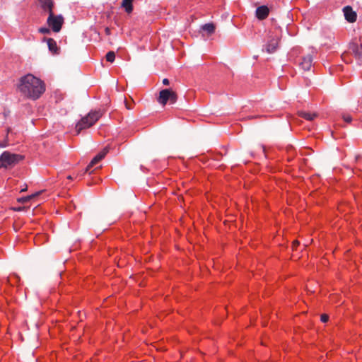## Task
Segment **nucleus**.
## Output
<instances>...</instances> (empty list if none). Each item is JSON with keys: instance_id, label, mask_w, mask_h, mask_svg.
I'll return each instance as SVG.
<instances>
[{"instance_id": "obj_26", "label": "nucleus", "mask_w": 362, "mask_h": 362, "mask_svg": "<svg viewBox=\"0 0 362 362\" xmlns=\"http://www.w3.org/2000/svg\"><path fill=\"white\" fill-rule=\"evenodd\" d=\"M105 33H106V34H107V35H110V28H105Z\"/></svg>"}, {"instance_id": "obj_16", "label": "nucleus", "mask_w": 362, "mask_h": 362, "mask_svg": "<svg viewBox=\"0 0 362 362\" xmlns=\"http://www.w3.org/2000/svg\"><path fill=\"white\" fill-rule=\"evenodd\" d=\"M19 281L20 277L16 274H11L6 279V282L11 286H15L18 284Z\"/></svg>"}, {"instance_id": "obj_10", "label": "nucleus", "mask_w": 362, "mask_h": 362, "mask_svg": "<svg viewBox=\"0 0 362 362\" xmlns=\"http://www.w3.org/2000/svg\"><path fill=\"white\" fill-rule=\"evenodd\" d=\"M300 66L305 71H308L313 65V56L308 54L303 57L300 62Z\"/></svg>"}, {"instance_id": "obj_24", "label": "nucleus", "mask_w": 362, "mask_h": 362, "mask_svg": "<svg viewBox=\"0 0 362 362\" xmlns=\"http://www.w3.org/2000/svg\"><path fill=\"white\" fill-rule=\"evenodd\" d=\"M7 146H8L7 141H0V147L1 148H4V147H6Z\"/></svg>"}, {"instance_id": "obj_17", "label": "nucleus", "mask_w": 362, "mask_h": 362, "mask_svg": "<svg viewBox=\"0 0 362 362\" xmlns=\"http://www.w3.org/2000/svg\"><path fill=\"white\" fill-rule=\"evenodd\" d=\"M299 115L309 121L313 120L316 117L317 115L315 113L308 112H300Z\"/></svg>"}, {"instance_id": "obj_27", "label": "nucleus", "mask_w": 362, "mask_h": 362, "mask_svg": "<svg viewBox=\"0 0 362 362\" xmlns=\"http://www.w3.org/2000/svg\"><path fill=\"white\" fill-rule=\"evenodd\" d=\"M346 55H347V54H346V53H343V54H342L341 57H342V59H343V60H344V61H346L345 57H346Z\"/></svg>"}, {"instance_id": "obj_2", "label": "nucleus", "mask_w": 362, "mask_h": 362, "mask_svg": "<svg viewBox=\"0 0 362 362\" xmlns=\"http://www.w3.org/2000/svg\"><path fill=\"white\" fill-rule=\"evenodd\" d=\"M103 112L100 110H91L86 116L83 117L76 124L75 135H78L83 129H88L95 124L101 116Z\"/></svg>"}, {"instance_id": "obj_1", "label": "nucleus", "mask_w": 362, "mask_h": 362, "mask_svg": "<svg viewBox=\"0 0 362 362\" xmlns=\"http://www.w3.org/2000/svg\"><path fill=\"white\" fill-rule=\"evenodd\" d=\"M18 89L24 96L37 100L45 92V86L42 80L28 74L20 78Z\"/></svg>"}, {"instance_id": "obj_23", "label": "nucleus", "mask_w": 362, "mask_h": 362, "mask_svg": "<svg viewBox=\"0 0 362 362\" xmlns=\"http://www.w3.org/2000/svg\"><path fill=\"white\" fill-rule=\"evenodd\" d=\"M299 245V242L298 240H294L292 243V247L293 249H296V247H298V245Z\"/></svg>"}, {"instance_id": "obj_12", "label": "nucleus", "mask_w": 362, "mask_h": 362, "mask_svg": "<svg viewBox=\"0 0 362 362\" xmlns=\"http://www.w3.org/2000/svg\"><path fill=\"white\" fill-rule=\"evenodd\" d=\"M279 39L278 37L271 39L266 45L267 52L269 53L274 52L279 46Z\"/></svg>"}, {"instance_id": "obj_14", "label": "nucleus", "mask_w": 362, "mask_h": 362, "mask_svg": "<svg viewBox=\"0 0 362 362\" xmlns=\"http://www.w3.org/2000/svg\"><path fill=\"white\" fill-rule=\"evenodd\" d=\"M42 8L47 11L49 13L52 11L53 2L52 0H39Z\"/></svg>"}, {"instance_id": "obj_22", "label": "nucleus", "mask_w": 362, "mask_h": 362, "mask_svg": "<svg viewBox=\"0 0 362 362\" xmlns=\"http://www.w3.org/2000/svg\"><path fill=\"white\" fill-rule=\"evenodd\" d=\"M329 320V316L326 314H323L321 315V321L323 322H327Z\"/></svg>"}, {"instance_id": "obj_30", "label": "nucleus", "mask_w": 362, "mask_h": 362, "mask_svg": "<svg viewBox=\"0 0 362 362\" xmlns=\"http://www.w3.org/2000/svg\"><path fill=\"white\" fill-rule=\"evenodd\" d=\"M126 106H127V109H130V107L129 106H127V105H126Z\"/></svg>"}, {"instance_id": "obj_7", "label": "nucleus", "mask_w": 362, "mask_h": 362, "mask_svg": "<svg viewBox=\"0 0 362 362\" xmlns=\"http://www.w3.org/2000/svg\"><path fill=\"white\" fill-rule=\"evenodd\" d=\"M108 150L107 148H104L100 153H98L90 162L89 165L86 167V171H89L91 173V168H98L100 165H98L100 161L105 158Z\"/></svg>"}, {"instance_id": "obj_21", "label": "nucleus", "mask_w": 362, "mask_h": 362, "mask_svg": "<svg viewBox=\"0 0 362 362\" xmlns=\"http://www.w3.org/2000/svg\"><path fill=\"white\" fill-rule=\"evenodd\" d=\"M343 119H344V120L346 122H348V123L351 122V120H352L351 117L350 115H344L343 116Z\"/></svg>"}, {"instance_id": "obj_18", "label": "nucleus", "mask_w": 362, "mask_h": 362, "mask_svg": "<svg viewBox=\"0 0 362 362\" xmlns=\"http://www.w3.org/2000/svg\"><path fill=\"white\" fill-rule=\"evenodd\" d=\"M203 30L209 33H213L215 30V26L213 23H206L203 26Z\"/></svg>"}, {"instance_id": "obj_13", "label": "nucleus", "mask_w": 362, "mask_h": 362, "mask_svg": "<svg viewBox=\"0 0 362 362\" xmlns=\"http://www.w3.org/2000/svg\"><path fill=\"white\" fill-rule=\"evenodd\" d=\"M47 46H48L49 50L52 54H57L58 53L59 48H58L57 42H56V41L54 40H53L52 38H47Z\"/></svg>"}, {"instance_id": "obj_9", "label": "nucleus", "mask_w": 362, "mask_h": 362, "mask_svg": "<svg viewBox=\"0 0 362 362\" xmlns=\"http://www.w3.org/2000/svg\"><path fill=\"white\" fill-rule=\"evenodd\" d=\"M345 18L350 23H354L356 21L357 15L352 8L349 6H345L343 9Z\"/></svg>"}, {"instance_id": "obj_28", "label": "nucleus", "mask_w": 362, "mask_h": 362, "mask_svg": "<svg viewBox=\"0 0 362 362\" xmlns=\"http://www.w3.org/2000/svg\"><path fill=\"white\" fill-rule=\"evenodd\" d=\"M75 178H76V177H74L73 175H69V180H70L75 179Z\"/></svg>"}, {"instance_id": "obj_5", "label": "nucleus", "mask_w": 362, "mask_h": 362, "mask_svg": "<svg viewBox=\"0 0 362 362\" xmlns=\"http://www.w3.org/2000/svg\"><path fill=\"white\" fill-rule=\"evenodd\" d=\"M47 23L53 32L58 33L60 31L64 23V18L61 15H54L53 12H50Z\"/></svg>"}, {"instance_id": "obj_20", "label": "nucleus", "mask_w": 362, "mask_h": 362, "mask_svg": "<svg viewBox=\"0 0 362 362\" xmlns=\"http://www.w3.org/2000/svg\"><path fill=\"white\" fill-rule=\"evenodd\" d=\"M39 31L40 33H42V34H49L50 33L49 28H40L39 29Z\"/></svg>"}, {"instance_id": "obj_25", "label": "nucleus", "mask_w": 362, "mask_h": 362, "mask_svg": "<svg viewBox=\"0 0 362 362\" xmlns=\"http://www.w3.org/2000/svg\"><path fill=\"white\" fill-rule=\"evenodd\" d=\"M163 83L165 86H168L169 85L170 82H169V80L168 78H164L163 80Z\"/></svg>"}, {"instance_id": "obj_8", "label": "nucleus", "mask_w": 362, "mask_h": 362, "mask_svg": "<svg viewBox=\"0 0 362 362\" xmlns=\"http://www.w3.org/2000/svg\"><path fill=\"white\" fill-rule=\"evenodd\" d=\"M349 52L352 53L357 59H361L362 43H359L356 41L351 42L349 45Z\"/></svg>"}, {"instance_id": "obj_29", "label": "nucleus", "mask_w": 362, "mask_h": 362, "mask_svg": "<svg viewBox=\"0 0 362 362\" xmlns=\"http://www.w3.org/2000/svg\"><path fill=\"white\" fill-rule=\"evenodd\" d=\"M30 198H31V197H27L26 198H25V200H29Z\"/></svg>"}, {"instance_id": "obj_4", "label": "nucleus", "mask_w": 362, "mask_h": 362, "mask_svg": "<svg viewBox=\"0 0 362 362\" xmlns=\"http://www.w3.org/2000/svg\"><path fill=\"white\" fill-rule=\"evenodd\" d=\"M177 96L175 91L171 89H164L160 91L158 102L162 105H165L168 102L173 104L177 101Z\"/></svg>"}, {"instance_id": "obj_3", "label": "nucleus", "mask_w": 362, "mask_h": 362, "mask_svg": "<svg viewBox=\"0 0 362 362\" xmlns=\"http://www.w3.org/2000/svg\"><path fill=\"white\" fill-rule=\"evenodd\" d=\"M22 159V156L18 154L11 153L8 151L4 152L0 156V168H8L18 163Z\"/></svg>"}, {"instance_id": "obj_11", "label": "nucleus", "mask_w": 362, "mask_h": 362, "mask_svg": "<svg viewBox=\"0 0 362 362\" xmlns=\"http://www.w3.org/2000/svg\"><path fill=\"white\" fill-rule=\"evenodd\" d=\"M269 13V9L267 6H261L256 9V17L259 20L266 19L268 17Z\"/></svg>"}, {"instance_id": "obj_6", "label": "nucleus", "mask_w": 362, "mask_h": 362, "mask_svg": "<svg viewBox=\"0 0 362 362\" xmlns=\"http://www.w3.org/2000/svg\"><path fill=\"white\" fill-rule=\"evenodd\" d=\"M108 150L107 148H104L100 153H98L90 162L89 165L86 167V171H89L91 173V168H98L100 165H98L100 161L105 158Z\"/></svg>"}, {"instance_id": "obj_15", "label": "nucleus", "mask_w": 362, "mask_h": 362, "mask_svg": "<svg viewBox=\"0 0 362 362\" xmlns=\"http://www.w3.org/2000/svg\"><path fill=\"white\" fill-rule=\"evenodd\" d=\"M134 0H122V7L124 8L125 11L130 13L133 10L132 2Z\"/></svg>"}, {"instance_id": "obj_19", "label": "nucleus", "mask_w": 362, "mask_h": 362, "mask_svg": "<svg viewBox=\"0 0 362 362\" xmlns=\"http://www.w3.org/2000/svg\"><path fill=\"white\" fill-rule=\"evenodd\" d=\"M106 60L109 62H113L115 59V54L113 51H110L105 56Z\"/></svg>"}]
</instances>
